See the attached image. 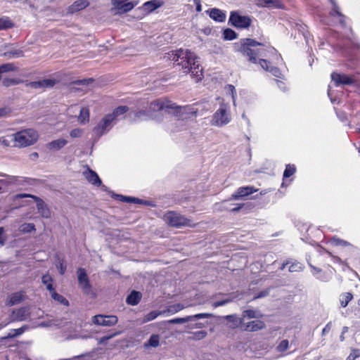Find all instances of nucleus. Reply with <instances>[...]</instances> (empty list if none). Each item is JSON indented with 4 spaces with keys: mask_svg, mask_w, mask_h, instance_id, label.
Returning <instances> with one entry per match:
<instances>
[{
    "mask_svg": "<svg viewBox=\"0 0 360 360\" xmlns=\"http://www.w3.org/2000/svg\"><path fill=\"white\" fill-rule=\"evenodd\" d=\"M172 60L182 67L184 73H191L198 82L202 79V69L199 68L198 58L188 50L179 49L172 53Z\"/></svg>",
    "mask_w": 360,
    "mask_h": 360,
    "instance_id": "nucleus-1",
    "label": "nucleus"
},
{
    "mask_svg": "<svg viewBox=\"0 0 360 360\" xmlns=\"http://www.w3.org/2000/svg\"><path fill=\"white\" fill-rule=\"evenodd\" d=\"M238 51L252 63H257V58L266 57L265 46L252 39H242L240 41V48Z\"/></svg>",
    "mask_w": 360,
    "mask_h": 360,
    "instance_id": "nucleus-2",
    "label": "nucleus"
},
{
    "mask_svg": "<svg viewBox=\"0 0 360 360\" xmlns=\"http://www.w3.org/2000/svg\"><path fill=\"white\" fill-rule=\"evenodd\" d=\"M11 137L15 143V146L26 147L34 144L37 141L39 135L37 131L28 129L15 133Z\"/></svg>",
    "mask_w": 360,
    "mask_h": 360,
    "instance_id": "nucleus-3",
    "label": "nucleus"
},
{
    "mask_svg": "<svg viewBox=\"0 0 360 360\" xmlns=\"http://www.w3.org/2000/svg\"><path fill=\"white\" fill-rule=\"evenodd\" d=\"M231 120L229 106L226 103H221L218 110L212 116L211 125L222 127L228 124Z\"/></svg>",
    "mask_w": 360,
    "mask_h": 360,
    "instance_id": "nucleus-4",
    "label": "nucleus"
},
{
    "mask_svg": "<svg viewBox=\"0 0 360 360\" xmlns=\"http://www.w3.org/2000/svg\"><path fill=\"white\" fill-rule=\"evenodd\" d=\"M164 219L168 225L173 227L179 228L181 226H195V224L191 219H188L176 212H168L165 214Z\"/></svg>",
    "mask_w": 360,
    "mask_h": 360,
    "instance_id": "nucleus-5",
    "label": "nucleus"
},
{
    "mask_svg": "<svg viewBox=\"0 0 360 360\" xmlns=\"http://www.w3.org/2000/svg\"><path fill=\"white\" fill-rule=\"evenodd\" d=\"M174 108H177V105L168 100L158 99L151 102L148 107L150 113L165 110L169 113H173Z\"/></svg>",
    "mask_w": 360,
    "mask_h": 360,
    "instance_id": "nucleus-6",
    "label": "nucleus"
},
{
    "mask_svg": "<svg viewBox=\"0 0 360 360\" xmlns=\"http://www.w3.org/2000/svg\"><path fill=\"white\" fill-rule=\"evenodd\" d=\"M229 21L238 28H248L251 24V19L248 16L240 15L237 11L231 12Z\"/></svg>",
    "mask_w": 360,
    "mask_h": 360,
    "instance_id": "nucleus-7",
    "label": "nucleus"
},
{
    "mask_svg": "<svg viewBox=\"0 0 360 360\" xmlns=\"http://www.w3.org/2000/svg\"><path fill=\"white\" fill-rule=\"evenodd\" d=\"M115 120L113 115H106L94 128V133L100 137L103 134L107 133L112 127V123Z\"/></svg>",
    "mask_w": 360,
    "mask_h": 360,
    "instance_id": "nucleus-8",
    "label": "nucleus"
},
{
    "mask_svg": "<svg viewBox=\"0 0 360 360\" xmlns=\"http://www.w3.org/2000/svg\"><path fill=\"white\" fill-rule=\"evenodd\" d=\"M331 79L334 82L335 86L352 85L356 82L354 75H347L338 72H333L331 74Z\"/></svg>",
    "mask_w": 360,
    "mask_h": 360,
    "instance_id": "nucleus-9",
    "label": "nucleus"
},
{
    "mask_svg": "<svg viewBox=\"0 0 360 360\" xmlns=\"http://www.w3.org/2000/svg\"><path fill=\"white\" fill-rule=\"evenodd\" d=\"M118 321L116 316L113 315H102L98 314L92 317V322L98 326H115Z\"/></svg>",
    "mask_w": 360,
    "mask_h": 360,
    "instance_id": "nucleus-10",
    "label": "nucleus"
},
{
    "mask_svg": "<svg viewBox=\"0 0 360 360\" xmlns=\"http://www.w3.org/2000/svg\"><path fill=\"white\" fill-rule=\"evenodd\" d=\"M56 84V80L53 79H45L34 82H26L25 86L27 88L37 90H44L45 89L51 88Z\"/></svg>",
    "mask_w": 360,
    "mask_h": 360,
    "instance_id": "nucleus-11",
    "label": "nucleus"
},
{
    "mask_svg": "<svg viewBox=\"0 0 360 360\" xmlns=\"http://www.w3.org/2000/svg\"><path fill=\"white\" fill-rule=\"evenodd\" d=\"M22 197H27L33 198L37 202V208L38 212L41 214V216L44 218H50L51 217V212L47 205L39 198L31 194H24Z\"/></svg>",
    "mask_w": 360,
    "mask_h": 360,
    "instance_id": "nucleus-12",
    "label": "nucleus"
},
{
    "mask_svg": "<svg viewBox=\"0 0 360 360\" xmlns=\"http://www.w3.org/2000/svg\"><path fill=\"white\" fill-rule=\"evenodd\" d=\"M78 283L83 292L85 294H89L91 291V286L86 273L83 268H79L77 271Z\"/></svg>",
    "mask_w": 360,
    "mask_h": 360,
    "instance_id": "nucleus-13",
    "label": "nucleus"
},
{
    "mask_svg": "<svg viewBox=\"0 0 360 360\" xmlns=\"http://www.w3.org/2000/svg\"><path fill=\"white\" fill-rule=\"evenodd\" d=\"M111 3L118 13L129 12L136 5V3L128 0H111Z\"/></svg>",
    "mask_w": 360,
    "mask_h": 360,
    "instance_id": "nucleus-14",
    "label": "nucleus"
},
{
    "mask_svg": "<svg viewBox=\"0 0 360 360\" xmlns=\"http://www.w3.org/2000/svg\"><path fill=\"white\" fill-rule=\"evenodd\" d=\"M211 314L208 313H200V314H196L195 315L192 316H187L184 318H175L170 320H168L167 322L170 324H180V323H184L188 321H192L195 319H205V318H210L212 317Z\"/></svg>",
    "mask_w": 360,
    "mask_h": 360,
    "instance_id": "nucleus-15",
    "label": "nucleus"
},
{
    "mask_svg": "<svg viewBox=\"0 0 360 360\" xmlns=\"http://www.w3.org/2000/svg\"><path fill=\"white\" fill-rule=\"evenodd\" d=\"M30 316L28 307H21L13 310L10 317L11 321H22L27 320Z\"/></svg>",
    "mask_w": 360,
    "mask_h": 360,
    "instance_id": "nucleus-16",
    "label": "nucleus"
},
{
    "mask_svg": "<svg viewBox=\"0 0 360 360\" xmlns=\"http://www.w3.org/2000/svg\"><path fill=\"white\" fill-rule=\"evenodd\" d=\"M257 191V189L254 188L252 186H243L238 188L236 191L232 194L231 200H238L241 198L248 196L255 192Z\"/></svg>",
    "mask_w": 360,
    "mask_h": 360,
    "instance_id": "nucleus-17",
    "label": "nucleus"
},
{
    "mask_svg": "<svg viewBox=\"0 0 360 360\" xmlns=\"http://www.w3.org/2000/svg\"><path fill=\"white\" fill-rule=\"evenodd\" d=\"M174 114L176 116L181 117L184 114L187 115H198V109L194 108L193 106L191 107L188 105L186 106H179L177 105V108H174Z\"/></svg>",
    "mask_w": 360,
    "mask_h": 360,
    "instance_id": "nucleus-18",
    "label": "nucleus"
},
{
    "mask_svg": "<svg viewBox=\"0 0 360 360\" xmlns=\"http://www.w3.org/2000/svg\"><path fill=\"white\" fill-rule=\"evenodd\" d=\"M84 175L86 180L93 185L96 186H100L101 185L102 182L99 176L91 169L88 168L87 170L84 172Z\"/></svg>",
    "mask_w": 360,
    "mask_h": 360,
    "instance_id": "nucleus-19",
    "label": "nucleus"
},
{
    "mask_svg": "<svg viewBox=\"0 0 360 360\" xmlns=\"http://www.w3.org/2000/svg\"><path fill=\"white\" fill-rule=\"evenodd\" d=\"M265 327V323L260 320H255L244 324V330L254 332L262 330Z\"/></svg>",
    "mask_w": 360,
    "mask_h": 360,
    "instance_id": "nucleus-20",
    "label": "nucleus"
},
{
    "mask_svg": "<svg viewBox=\"0 0 360 360\" xmlns=\"http://www.w3.org/2000/svg\"><path fill=\"white\" fill-rule=\"evenodd\" d=\"M162 4L163 3L160 0H151L145 2L141 6V8L149 13L161 7Z\"/></svg>",
    "mask_w": 360,
    "mask_h": 360,
    "instance_id": "nucleus-21",
    "label": "nucleus"
},
{
    "mask_svg": "<svg viewBox=\"0 0 360 360\" xmlns=\"http://www.w3.org/2000/svg\"><path fill=\"white\" fill-rule=\"evenodd\" d=\"M210 17L215 21L224 22L226 19V14L218 8H212L206 11Z\"/></svg>",
    "mask_w": 360,
    "mask_h": 360,
    "instance_id": "nucleus-22",
    "label": "nucleus"
},
{
    "mask_svg": "<svg viewBox=\"0 0 360 360\" xmlns=\"http://www.w3.org/2000/svg\"><path fill=\"white\" fill-rule=\"evenodd\" d=\"M89 4L88 0H77L68 8L70 13H75L86 8Z\"/></svg>",
    "mask_w": 360,
    "mask_h": 360,
    "instance_id": "nucleus-23",
    "label": "nucleus"
},
{
    "mask_svg": "<svg viewBox=\"0 0 360 360\" xmlns=\"http://www.w3.org/2000/svg\"><path fill=\"white\" fill-rule=\"evenodd\" d=\"M153 118V114L150 113L148 110L146 111L144 110H141L138 112H136L134 114V117L132 119L134 122H140L143 120H148Z\"/></svg>",
    "mask_w": 360,
    "mask_h": 360,
    "instance_id": "nucleus-24",
    "label": "nucleus"
},
{
    "mask_svg": "<svg viewBox=\"0 0 360 360\" xmlns=\"http://www.w3.org/2000/svg\"><path fill=\"white\" fill-rule=\"evenodd\" d=\"M68 143V141L64 139H58L49 142L47 147L51 150H58L63 148Z\"/></svg>",
    "mask_w": 360,
    "mask_h": 360,
    "instance_id": "nucleus-25",
    "label": "nucleus"
},
{
    "mask_svg": "<svg viewBox=\"0 0 360 360\" xmlns=\"http://www.w3.org/2000/svg\"><path fill=\"white\" fill-rule=\"evenodd\" d=\"M141 292L134 290L127 296L126 302L129 305L135 306L141 301Z\"/></svg>",
    "mask_w": 360,
    "mask_h": 360,
    "instance_id": "nucleus-26",
    "label": "nucleus"
},
{
    "mask_svg": "<svg viewBox=\"0 0 360 360\" xmlns=\"http://www.w3.org/2000/svg\"><path fill=\"white\" fill-rule=\"evenodd\" d=\"M330 3L333 5V9L330 12V15L333 16L338 15L340 18V22L342 26L345 25V20L346 17L340 12L339 6L337 5L336 2L334 0H330Z\"/></svg>",
    "mask_w": 360,
    "mask_h": 360,
    "instance_id": "nucleus-27",
    "label": "nucleus"
},
{
    "mask_svg": "<svg viewBox=\"0 0 360 360\" xmlns=\"http://www.w3.org/2000/svg\"><path fill=\"white\" fill-rule=\"evenodd\" d=\"M259 64L261 67L270 72H271L274 76L279 77L281 75L280 70L277 68H273L269 65V63L264 60L259 58Z\"/></svg>",
    "mask_w": 360,
    "mask_h": 360,
    "instance_id": "nucleus-28",
    "label": "nucleus"
},
{
    "mask_svg": "<svg viewBox=\"0 0 360 360\" xmlns=\"http://www.w3.org/2000/svg\"><path fill=\"white\" fill-rule=\"evenodd\" d=\"M160 335L157 334H153L149 340L143 344L145 348L149 347H157L160 345Z\"/></svg>",
    "mask_w": 360,
    "mask_h": 360,
    "instance_id": "nucleus-29",
    "label": "nucleus"
},
{
    "mask_svg": "<svg viewBox=\"0 0 360 360\" xmlns=\"http://www.w3.org/2000/svg\"><path fill=\"white\" fill-rule=\"evenodd\" d=\"M257 4L262 7H275L280 6V2L278 0H256Z\"/></svg>",
    "mask_w": 360,
    "mask_h": 360,
    "instance_id": "nucleus-30",
    "label": "nucleus"
},
{
    "mask_svg": "<svg viewBox=\"0 0 360 360\" xmlns=\"http://www.w3.org/2000/svg\"><path fill=\"white\" fill-rule=\"evenodd\" d=\"M14 27V23L8 17L0 18V30H6Z\"/></svg>",
    "mask_w": 360,
    "mask_h": 360,
    "instance_id": "nucleus-31",
    "label": "nucleus"
},
{
    "mask_svg": "<svg viewBox=\"0 0 360 360\" xmlns=\"http://www.w3.org/2000/svg\"><path fill=\"white\" fill-rule=\"evenodd\" d=\"M89 110L86 108H82L80 110L79 115L78 116V121L81 124H84L87 122H89Z\"/></svg>",
    "mask_w": 360,
    "mask_h": 360,
    "instance_id": "nucleus-32",
    "label": "nucleus"
},
{
    "mask_svg": "<svg viewBox=\"0 0 360 360\" xmlns=\"http://www.w3.org/2000/svg\"><path fill=\"white\" fill-rule=\"evenodd\" d=\"M51 297L58 302L60 304H63L65 306L69 305V302L67 299H65L63 295L57 293L55 290V289L53 290V291L50 292Z\"/></svg>",
    "mask_w": 360,
    "mask_h": 360,
    "instance_id": "nucleus-33",
    "label": "nucleus"
},
{
    "mask_svg": "<svg viewBox=\"0 0 360 360\" xmlns=\"http://www.w3.org/2000/svg\"><path fill=\"white\" fill-rule=\"evenodd\" d=\"M353 295L350 292L342 293L340 295V302L342 307H346L348 303L352 300Z\"/></svg>",
    "mask_w": 360,
    "mask_h": 360,
    "instance_id": "nucleus-34",
    "label": "nucleus"
},
{
    "mask_svg": "<svg viewBox=\"0 0 360 360\" xmlns=\"http://www.w3.org/2000/svg\"><path fill=\"white\" fill-rule=\"evenodd\" d=\"M262 316V314L256 310L248 309L243 311V318L248 317L249 319H259Z\"/></svg>",
    "mask_w": 360,
    "mask_h": 360,
    "instance_id": "nucleus-35",
    "label": "nucleus"
},
{
    "mask_svg": "<svg viewBox=\"0 0 360 360\" xmlns=\"http://www.w3.org/2000/svg\"><path fill=\"white\" fill-rule=\"evenodd\" d=\"M188 333L192 335V336L188 338V339L191 340H200L204 339L207 335V333L205 330Z\"/></svg>",
    "mask_w": 360,
    "mask_h": 360,
    "instance_id": "nucleus-36",
    "label": "nucleus"
},
{
    "mask_svg": "<svg viewBox=\"0 0 360 360\" xmlns=\"http://www.w3.org/2000/svg\"><path fill=\"white\" fill-rule=\"evenodd\" d=\"M41 281H42L43 284L46 285V289L49 292L53 291V290L54 289L53 287V284H52L53 279H52V277L49 274H47L44 275L41 278Z\"/></svg>",
    "mask_w": 360,
    "mask_h": 360,
    "instance_id": "nucleus-37",
    "label": "nucleus"
},
{
    "mask_svg": "<svg viewBox=\"0 0 360 360\" xmlns=\"http://www.w3.org/2000/svg\"><path fill=\"white\" fill-rule=\"evenodd\" d=\"M129 110L127 106L117 107L110 115H113V119L115 120L120 115H124Z\"/></svg>",
    "mask_w": 360,
    "mask_h": 360,
    "instance_id": "nucleus-38",
    "label": "nucleus"
},
{
    "mask_svg": "<svg viewBox=\"0 0 360 360\" xmlns=\"http://www.w3.org/2000/svg\"><path fill=\"white\" fill-rule=\"evenodd\" d=\"M162 314L161 311H152L148 314L145 315L143 318L142 323H147L150 321L155 319L159 315Z\"/></svg>",
    "mask_w": 360,
    "mask_h": 360,
    "instance_id": "nucleus-39",
    "label": "nucleus"
},
{
    "mask_svg": "<svg viewBox=\"0 0 360 360\" xmlns=\"http://www.w3.org/2000/svg\"><path fill=\"white\" fill-rule=\"evenodd\" d=\"M296 171L295 166L294 165H287L283 172V178H288L293 175Z\"/></svg>",
    "mask_w": 360,
    "mask_h": 360,
    "instance_id": "nucleus-40",
    "label": "nucleus"
},
{
    "mask_svg": "<svg viewBox=\"0 0 360 360\" xmlns=\"http://www.w3.org/2000/svg\"><path fill=\"white\" fill-rule=\"evenodd\" d=\"M224 38L226 40H233L236 38V33L231 29H226L223 33Z\"/></svg>",
    "mask_w": 360,
    "mask_h": 360,
    "instance_id": "nucleus-41",
    "label": "nucleus"
},
{
    "mask_svg": "<svg viewBox=\"0 0 360 360\" xmlns=\"http://www.w3.org/2000/svg\"><path fill=\"white\" fill-rule=\"evenodd\" d=\"M331 242L334 245H336V246L341 245V246L352 247V245L350 244L349 242L344 240L342 239L336 238V237L333 238Z\"/></svg>",
    "mask_w": 360,
    "mask_h": 360,
    "instance_id": "nucleus-42",
    "label": "nucleus"
},
{
    "mask_svg": "<svg viewBox=\"0 0 360 360\" xmlns=\"http://www.w3.org/2000/svg\"><path fill=\"white\" fill-rule=\"evenodd\" d=\"M35 230L34 224H23L20 226V231L24 233H30Z\"/></svg>",
    "mask_w": 360,
    "mask_h": 360,
    "instance_id": "nucleus-43",
    "label": "nucleus"
},
{
    "mask_svg": "<svg viewBox=\"0 0 360 360\" xmlns=\"http://www.w3.org/2000/svg\"><path fill=\"white\" fill-rule=\"evenodd\" d=\"M303 269V266L301 263L295 262L290 264L289 266L290 272H299Z\"/></svg>",
    "mask_w": 360,
    "mask_h": 360,
    "instance_id": "nucleus-44",
    "label": "nucleus"
},
{
    "mask_svg": "<svg viewBox=\"0 0 360 360\" xmlns=\"http://www.w3.org/2000/svg\"><path fill=\"white\" fill-rule=\"evenodd\" d=\"M225 318L227 321L233 323V327H238L243 321V319H238L235 315H228Z\"/></svg>",
    "mask_w": 360,
    "mask_h": 360,
    "instance_id": "nucleus-45",
    "label": "nucleus"
},
{
    "mask_svg": "<svg viewBox=\"0 0 360 360\" xmlns=\"http://www.w3.org/2000/svg\"><path fill=\"white\" fill-rule=\"evenodd\" d=\"M14 70V66L11 63L1 65H0V75H1V73L13 71Z\"/></svg>",
    "mask_w": 360,
    "mask_h": 360,
    "instance_id": "nucleus-46",
    "label": "nucleus"
},
{
    "mask_svg": "<svg viewBox=\"0 0 360 360\" xmlns=\"http://www.w3.org/2000/svg\"><path fill=\"white\" fill-rule=\"evenodd\" d=\"M56 266L59 269L60 274L61 275L64 274L66 271V265L65 264V262L63 259H58V262L56 263Z\"/></svg>",
    "mask_w": 360,
    "mask_h": 360,
    "instance_id": "nucleus-47",
    "label": "nucleus"
},
{
    "mask_svg": "<svg viewBox=\"0 0 360 360\" xmlns=\"http://www.w3.org/2000/svg\"><path fill=\"white\" fill-rule=\"evenodd\" d=\"M184 308V306L181 304H176L172 306H169L167 311L169 313L175 314Z\"/></svg>",
    "mask_w": 360,
    "mask_h": 360,
    "instance_id": "nucleus-48",
    "label": "nucleus"
},
{
    "mask_svg": "<svg viewBox=\"0 0 360 360\" xmlns=\"http://www.w3.org/2000/svg\"><path fill=\"white\" fill-rule=\"evenodd\" d=\"M119 334H120V332H116V333H112L111 335L103 336L101 338H100V340L98 341V343L100 345H105V344L107 343V341L108 340L113 338L114 337L118 335Z\"/></svg>",
    "mask_w": 360,
    "mask_h": 360,
    "instance_id": "nucleus-49",
    "label": "nucleus"
},
{
    "mask_svg": "<svg viewBox=\"0 0 360 360\" xmlns=\"http://www.w3.org/2000/svg\"><path fill=\"white\" fill-rule=\"evenodd\" d=\"M360 356V350L358 349H354L352 350L350 354L347 356L346 360H355L356 358Z\"/></svg>",
    "mask_w": 360,
    "mask_h": 360,
    "instance_id": "nucleus-50",
    "label": "nucleus"
},
{
    "mask_svg": "<svg viewBox=\"0 0 360 360\" xmlns=\"http://www.w3.org/2000/svg\"><path fill=\"white\" fill-rule=\"evenodd\" d=\"M226 89H228V91H229L231 92V97L233 99V105H236V91L234 86H233L232 84H228L226 86Z\"/></svg>",
    "mask_w": 360,
    "mask_h": 360,
    "instance_id": "nucleus-51",
    "label": "nucleus"
},
{
    "mask_svg": "<svg viewBox=\"0 0 360 360\" xmlns=\"http://www.w3.org/2000/svg\"><path fill=\"white\" fill-rule=\"evenodd\" d=\"M277 348L279 352L285 351L288 348V341L287 340H282Z\"/></svg>",
    "mask_w": 360,
    "mask_h": 360,
    "instance_id": "nucleus-52",
    "label": "nucleus"
},
{
    "mask_svg": "<svg viewBox=\"0 0 360 360\" xmlns=\"http://www.w3.org/2000/svg\"><path fill=\"white\" fill-rule=\"evenodd\" d=\"M232 301L231 299H225V300H221V301H218V302H214L212 303V306L214 308H217L218 307H220V306H224L229 302H231Z\"/></svg>",
    "mask_w": 360,
    "mask_h": 360,
    "instance_id": "nucleus-53",
    "label": "nucleus"
},
{
    "mask_svg": "<svg viewBox=\"0 0 360 360\" xmlns=\"http://www.w3.org/2000/svg\"><path fill=\"white\" fill-rule=\"evenodd\" d=\"M9 58H19L23 56V53L21 51H9L6 53Z\"/></svg>",
    "mask_w": 360,
    "mask_h": 360,
    "instance_id": "nucleus-54",
    "label": "nucleus"
},
{
    "mask_svg": "<svg viewBox=\"0 0 360 360\" xmlns=\"http://www.w3.org/2000/svg\"><path fill=\"white\" fill-rule=\"evenodd\" d=\"M82 132L83 131L81 129H74L70 131V135L72 138H77L82 136Z\"/></svg>",
    "mask_w": 360,
    "mask_h": 360,
    "instance_id": "nucleus-55",
    "label": "nucleus"
},
{
    "mask_svg": "<svg viewBox=\"0 0 360 360\" xmlns=\"http://www.w3.org/2000/svg\"><path fill=\"white\" fill-rule=\"evenodd\" d=\"M93 82V79H79V80H75L72 82V84H76V85H86L88 84L89 82Z\"/></svg>",
    "mask_w": 360,
    "mask_h": 360,
    "instance_id": "nucleus-56",
    "label": "nucleus"
},
{
    "mask_svg": "<svg viewBox=\"0 0 360 360\" xmlns=\"http://www.w3.org/2000/svg\"><path fill=\"white\" fill-rule=\"evenodd\" d=\"M26 327H21L18 329H13V335H10V337H17L21 334H22L25 331Z\"/></svg>",
    "mask_w": 360,
    "mask_h": 360,
    "instance_id": "nucleus-57",
    "label": "nucleus"
},
{
    "mask_svg": "<svg viewBox=\"0 0 360 360\" xmlns=\"http://www.w3.org/2000/svg\"><path fill=\"white\" fill-rule=\"evenodd\" d=\"M3 83H4V86H8L10 85L18 84L20 83V81L18 80V79H8V80H4L3 82Z\"/></svg>",
    "mask_w": 360,
    "mask_h": 360,
    "instance_id": "nucleus-58",
    "label": "nucleus"
},
{
    "mask_svg": "<svg viewBox=\"0 0 360 360\" xmlns=\"http://www.w3.org/2000/svg\"><path fill=\"white\" fill-rule=\"evenodd\" d=\"M20 301V295L18 294L12 295L10 298V304L13 305Z\"/></svg>",
    "mask_w": 360,
    "mask_h": 360,
    "instance_id": "nucleus-59",
    "label": "nucleus"
},
{
    "mask_svg": "<svg viewBox=\"0 0 360 360\" xmlns=\"http://www.w3.org/2000/svg\"><path fill=\"white\" fill-rule=\"evenodd\" d=\"M203 327V324L202 323H196L194 324H188L186 326L188 330H191L193 328H202Z\"/></svg>",
    "mask_w": 360,
    "mask_h": 360,
    "instance_id": "nucleus-60",
    "label": "nucleus"
},
{
    "mask_svg": "<svg viewBox=\"0 0 360 360\" xmlns=\"http://www.w3.org/2000/svg\"><path fill=\"white\" fill-rule=\"evenodd\" d=\"M331 323L329 322L326 324V326L323 328V330H322V335H326V333H328L330 329H331Z\"/></svg>",
    "mask_w": 360,
    "mask_h": 360,
    "instance_id": "nucleus-61",
    "label": "nucleus"
},
{
    "mask_svg": "<svg viewBox=\"0 0 360 360\" xmlns=\"http://www.w3.org/2000/svg\"><path fill=\"white\" fill-rule=\"evenodd\" d=\"M193 3L195 4L196 6V11L198 12H200L202 11V5L200 0H193Z\"/></svg>",
    "mask_w": 360,
    "mask_h": 360,
    "instance_id": "nucleus-62",
    "label": "nucleus"
},
{
    "mask_svg": "<svg viewBox=\"0 0 360 360\" xmlns=\"http://www.w3.org/2000/svg\"><path fill=\"white\" fill-rule=\"evenodd\" d=\"M309 265L311 267L312 273H313L314 275H316V274L321 272V269L316 268V266H313L311 264H309Z\"/></svg>",
    "mask_w": 360,
    "mask_h": 360,
    "instance_id": "nucleus-63",
    "label": "nucleus"
},
{
    "mask_svg": "<svg viewBox=\"0 0 360 360\" xmlns=\"http://www.w3.org/2000/svg\"><path fill=\"white\" fill-rule=\"evenodd\" d=\"M0 143L5 146H8L10 145V142L8 140H7L6 138L4 137H1L0 138Z\"/></svg>",
    "mask_w": 360,
    "mask_h": 360,
    "instance_id": "nucleus-64",
    "label": "nucleus"
}]
</instances>
